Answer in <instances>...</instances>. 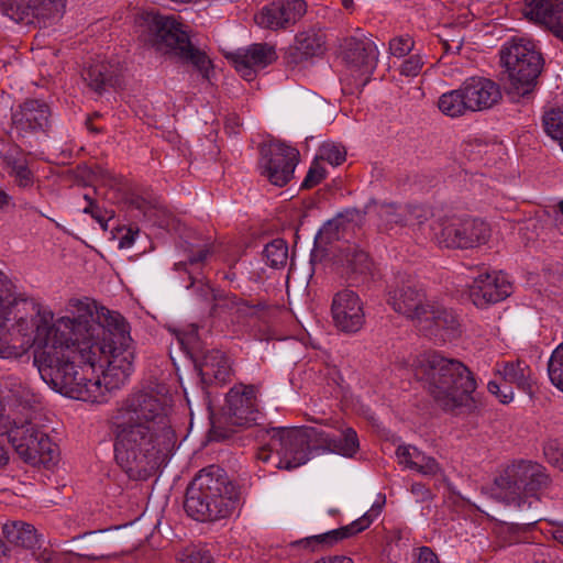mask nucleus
I'll use <instances>...</instances> for the list:
<instances>
[{
	"instance_id": "5701e85b",
	"label": "nucleus",
	"mask_w": 563,
	"mask_h": 563,
	"mask_svg": "<svg viewBox=\"0 0 563 563\" xmlns=\"http://www.w3.org/2000/svg\"><path fill=\"white\" fill-rule=\"evenodd\" d=\"M379 509H371L368 512L364 514L358 519L354 520L347 526L341 527L339 529L319 534L312 536L306 539V542L313 548L316 545H332L335 542L353 537L358 532L367 529L374 519L378 516Z\"/></svg>"
},
{
	"instance_id": "69168bd1",
	"label": "nucleus",
	"mask_w": 563,
	"mask_h": 563,
	"mask_svg": "<svg viewBox=\"0 0 563 563\" xmlns=\"http://www.w3.org/2000/svg\"><path fill=\"white\" fill-rule=\"evenodd\" d=\"M42 561H43L44 563H52V558H51V556H48V558H44Z\"/></svg>"
},
{
	"instance_id": "6ab92c4d",
	"label": "nucleus",
	"mask_w": 563,
	"mask_h": 563,
	"mask_svg": "<svg viewBox=\"0 0 563 563\" xmlns=\"http://www.w3.org/2000/svg\"><path fill=\"white\" fill-rule=\"evenodd\" d=\"M228 413L232 423L245 426L257 419V399L254 386L232 388L227 396Z\"/></svg>"
},
{
	"instance_id": "338daca9",
	"label": "nucleus",
	"mask_w": 563,
	"mask_h": 563,
	"mask_svg": "<svg viewBox=\"0 0 563 563\" xmlns=\"http://www.w3.org/2000/svg\"><path fill=\"white\" fill-rule=\"evenodd\" d=\"M559 144H560V146H561V148L563 151V140Z\"/></svg>"
},
{
	"instance_id": "603ef678",
	"label": "nucleus",
	"mask_w": 563,
	"mask_h": 563,
	"mask_svg": "<svg viewBox=\"0 0 563 563\" xmlns=\"http://www.w3.org/2000/svg\"><path fill=\"white\" fill-rule=\"evenodd\" d=\"M97 180L101 185L108 186L110 188H114L120 184V179L114 174L107 169H99L97 174Z\"/></svg>"
},
{
	"instance_id": "58836bf2",
	"label": "nucleus",
	"mask_w": 563,
	"mask_h": 563,
	"mask_svg": "<svg viewBox=\"0 0 563 563\" xmlns=\"http://www.w3.org/2000/svg\"><path fill=\"white\" fill-rule=\"evenodd\" d=\"M543 453L552 466L563 471V442L554 439L547 441Z\"/></svg>"
},
{
	"instance_id": "f3484780",
	"label": "nucleus",
	"mask_w": 563,
	"mask_h": 563,
	"mask_svg": "<svg viewBox=\"0 0 563 563\" xmlns=\"http://www.w3.org/2000/svg\"><path fill=\"white\" fill-rule=\"evenodd\" d=\"M522 12L563 41V0H526Z\"/></svg>"
},
{
	"instance_id": "a211bd4d",
	"label": "nucleus",
	"mask_w": 563,
	"mask_h": 563,
	"mask_svg": "<svg viewBox=\"0 0 563 563\" xmlns=\"http://www.w3.org/2000/svg\"><path fill=\"white\" fill-rule=\"evenodd\" d=\"M462 85L472 112L492 109L503 98L499 86L486 77L473 76L466 78Z\"/></svg>"
},
{
	"instance_id": "de8ad7c7",
	"label": "nucleus",
	"mask_w": 563,
	"mask_h": 563,
	"mask_svg": "<svg viewBox=\"0 0 563 563\" xmlns=\"http://www.w3.org/2000/svg\"><path fill=\"white\" fill-rule=\"evenodd\" d=\"M15 397L25 408H32L41 402V396L26 386H20Z\"/></svg>"
},
{
	"instance_id": "37998d69",
	"label": "nucleus",
	"mask_w": 563,
	"mask_h": 563,
	"mask_svg": "<svg viewBox=\"0 0 563 563\" xmlns=\"http://www.w3.org/2000/svg\"><path fill=\"white\" fill-rule=\"evenodd\" d=\"M211 252H214V245L208 241L191 243L188 260L191 264L203 262Z\"/></svg>"
},
{
	"instance_id": "c03bdc74",
	"label": "nucleus",
	"mask_w": 563,
	"mask_h": 563,
	"mask_svg": "<svg viewBox=\"0 0 563 563\" xmlns=\"http://www.w3.org/2000/svg\"><path fill=\"white\" fill-rule=\"evenodd\" d=\"M180 563H213L212 555L203 549H190L181 553Z\"/></svg>"
},
{
	"instance_id": "b1692460",
	"label": "nucleus",
	"mask_w": 563,
	"mask_h": 563,
	"mask_svg": "<svg viewBox=\"0 0 563 563\" xmlns=\"http://www.w3.org/2000/svg\"><path fill=\"white\" fill-rule=\"evenodd\" d=\"M495 372L506 383L515 385L518 389L531 394L536 382L534 375L530 366L520 360L497 363Z\"/></svg>"
},
{
	"instance_id": "412c9836",
	"label": "nucleus",
	"mask_w": 563,
	"mask_h": 563,
	"mask_svg": "<svg viewBox=\"0 0 563 563\" xmlns=\"http://www.w3.org/2000/svg\"><path fill=\"white\" fill-rule=\"evenodd\" d=\"M344 59L362 77V85L376 68L378 51L371 41L350 40L344 51Z\"/></svg>"
},
{
	"instance_id": "39448f33",
	"label": "nucleus",
	"mask_w": 563,
	"mask_h": 563,
	"mask_svg": "<svg viewBox=\"0 0 563 563\" xmlns=\"http://www.w3.org/2000/svg\"><path fill=\"white\" fill-rule=\"evenodd\" d=\"M393 309L412 320L426 335L446 341L455 336L459 320L452 310L428 299L423 289L411 279H401L388 292Z\"/></svg>"
},
{
	"instance_id": "4c0bfd02",
	"label": "nucleus",
	"mask_w": 563,
	"mask_h": 563,
	"mask_svg": "<svg viewBox=\"0 0 563 563\" xmlns=\"http://www.w3.org/2000/svg\"><path fill=\"white\" fill-rule=\"evenodd\" d=\"M84 199L87 205L82 211L90 214L103 229H107V222L113 218L114 212L101 209L88 194L84 195Z\"/></svg>"
},
{
	"instance_id": "cd10ccee",
	"label": "nucleus",
	"mask_w": 563,
	"mask_h": 563,
	"mask_svg": "<svg viewBox=\"0 0 563 563\" xmlns=\"http://www.w3.org/2000/svg\"><path fill=\"white\" fill-rule=\"evenodd\" d=\"M409 205L382 203L377 208L379 228L386 232L407 227Z\"/></svg>"
},
{
	"instance_id": "ddd939ff",
	"label": "nucleus",
	"mask_w": 563,
	"mask_h": 563,
	"mask_svg": "<svg viewBox=\"0 0 563 563\" xmlns=\"http://www.w3.org/2000/svg\"><path fill=\"white\" fill-rule=\"evenodd\" d=\"M334 325L342 332L355 333L365 322L363 303L353 290L344 289L334 295L331 306Z\"/></svg>"
},
{
	"instance_id": "0e129e2a",
	"label": "nucleus",
	"mask_w": 563,
	"mask_h": 563,
	"mask_svg": "<svg viewBox=\"0 0 563 563\" xmlns=\"http://www.w3.org/2000/svg\"><path fill=\"white\" fill-rule=\"evenodd\" d=\"M558 207H559L561 214L563 216V199L559 202Z\"/></svg>"
},
{
	"instance_id": "9b49d317",
	"label": "nucleus",
	"mask_w": 563,
	"mask_h": 563,
	"mask_svg": "<svg viewBox=\"0 0 563 563\" xmlns=\"http://www.w3.org/2000/svg\"><path fill=\"white\" fill-rule=\"evenodd\" d=\"M437 238L446 247L472 249L488 241L490 228L481 219H452L441 224Z\"/></svg>"
},
{
	"instance_id": "72a5a7b5",
	"label": "nucleus",
	"mask_w": 563,
	"mask_h": 563,
	"mask_svg": "<svg viewBox=\"0 0 563 563\" xmlns=\"http://www.w3.org/2000/svg\"><path fill=\"white\" fill-rule=\"evenodd\" d=\"M542 122L545 133L560 143L563 140V110L560 108L547 110Z\"/></svg>"
},
{
	"instance_id": "2eb2a0df",
	"label": "nucleus",
	"mask_w": 563,
	"mask_h": 563,
	"mask_svg": "<svg viewBox=\"0 0 563 563\" xmlns=\"http://www.w3.org/2000/svg\"><path fill=\"white\" fill-rule=\"evenodd\" d=\"M236 71L245 79L253 80L256 73L273 62L277 55L274 46L267 43H256L247 47L239 48L229 56Z\"/></svg>"
},
{
	"instance_id": "6e6d98bb",
	"label": "nucleus",
	"mask_w": 563,
	"mask_h": 563,
	"mask_svg": "<svg viewBox=\"0 0 563 563\" xmlns=\"http://www.w3.org/2000/svg\"><path fill=\"white\" fill-rule=\"evenodd\" d=\"M411 493L422 500L427 499L430 495L428 488L420 483H413L411 485Z\"/></svg>"
},
{
	"instance_id": "c85d7f7f",
	"label": "nucleus",
	"mask_w": 563,
	"mask_h": 563,
	"mask_svg": "<svg viewBox=\"0 0 563 563\" xmlns=\"http://www.w3.org/2000/svg\"><path fill=\"white\" fill-rule=\"evenodd\" d=\"M439 110L451 118H459L467 114L471 111L468 107L467 97L463 85L457 89H453L445 93H442L438 100Z\"/></svg>"
},
{
	"instance_id": "5fc2aeb1",
	"label": "nucleus",
	"mask_w": 563,
	"mask_h": 563,
	"mask_svg": "<svg viewBox=\"0 0 563 563\" xmlns=\"http://www.w3.org/2000/svg\"><path fill=\"white\" fill-rule=\"evenodd\" d=\"M137 234H139L137 229H133L131 227L125 229L124 234L119 240V247H121V249L131 247L134 244L135 238Z\"/></svg>"
},
{
	"instance_id": "473e14b6",
	"label": "nucleus",
	"mask_w": 563,
	"mask_h": 563,
	"mask_svg": "<svg viewBox=\"0 0 563 563\" xmlns=\"http://www.w3.org/2000/svg\"><path fill=\"white\" fill-rule=\"evenodd\" d=\"M84 79L88 86L96 92H101L103 88L111 82L112 73L110 65L107 63H98L91 65L85 73Z\"/></svg>"
},
{
	"instance_id": "052dcab7",
	"label": "nucleus",
	"mask_w": 563,
	"mask_h": 563,
	"mask_svg": "<svg viewBox=\"0 0 563 563\" xmlns=\"http://www.w3.org/2000/svg\"><path fill=\"white\" fill-rule=\"evenodd\" d=\"M9 461V456L4 448L0 444V468L3 467Z\"/></svg>"
},
{
	"instance_id": "a18cd8bd",
	"label": "nucleus",
	"mask_w": 563,
	"mask_h": 563,
	"mask_svg": "<svg viewBox=\"0 0 563 563\" xmlns=\"http://www.w3.org/2000/svg\"><path fill=\"white\" fill-rule=\"evenodd\" d=\"M423 66V62L418 54L411 55L400 65V74L407 77L417 76Z\"/></svg>"
},
{
	"instance_id": "4468645a",
	"label": "nucleus",
	"mask_w": 563,
	"mask_h": 563,
	"mask_svg": "<svg viewBox=\"0 0 563 563\" xmlns=\"http://www.w3.org/2000/svg\"><path fill=\"white\" fill-rule=\"evenodd\" d=\"M305 13L303 0H278L261 8L254 20L263 29L277 31L295 24Z\"/></svg>"
},
{
	"instance_id": "6e6552de",
	"label": "nucleus",
	"mask_w": 563,
	"mask_h": 563,
	"mask_svg": "<svg viewBox=\"0 0 563 563\" xmlns=\"http://www.w3.org/2000/svg\"><path fill=\"white\" fill-rule=\"evenodd\" d=\"M4 434L26 463L49 467L58 461V446L48 434L30 419L18 420L5 413L0 401V435Z\"/></svg>"
},
{
	"instance_id": "aec40b11",
	"label": "nucleus",
	"mask_w": 563,
	"mask_h": 563,
	"mask_svg": "<svg viewBox=\"0 0 563 563\" xmlns=\"http://www.w3.org/2000/svg\"><path fill=\"white\" fill-rule=\"evenodd\" d=\"M49 114V108L45 102L30 99L12 112L11 119L14 129L24 135L44 130L48 124Z\"/></svg>"
},
{
	"instance_id": "a19ab883",
	"label": "nucleus",
	"mask_w": 563,
	"mask_h": 563,
	"mask_svg": "<svg viewBox=\"0 0 563 563\" xmlns=\"http://www.w3.org/2000/svg\"><path fill=\"white\" fill-rule=\"evenodd\" d=\"M415 47V42L409 35L396 36L389 42V51L393 56L405 57Z\"/></svg>"
},
{
	"instance_id": "2f4dec72",
	"label": "nucleus",
	"mask_w": 563,
	"mask_h": 563,
	"mask_svg": "<svg viewBox=\"0 0 563 563\" xmlns=\"http://www.w3.org/2000/svg\"><path fill=\"white\" fill-rule=\"evenodd\" d=\"M306 445L308 449V456L312 452L330 453V448L333 445L332 435L322 429L316 427H301Z\"/></svg>"
},
{
	"instance_id": "13d9d810",
	"label": "nucleus",
	"mask_w": 563,
	"mask_h": 563,
	"mask_svg": "<svg viewBox=\"0 0 563 563\" xmlns=\"http://www.w3.org/2000/svg\"><path fill=\"white\" fill-rule=\"evenodd\" d=\"M313 563H353L352 559L343 555L322 558Z\"/></svg>"
},
{
	"instance_id": "680f3d73",
	"label": "nucleus",
	"mask_w": 563,
	"mask_h": 563,
	"mask_svg": "<svg viewBox=\"0 0 563 563\" xmlns=\"http://www.w3.org/2000/svg\"><path fill=\"white\" fill-rule=\"evenodd\" d=\"M87 128L89 129V131H91V132H93V133H98V132L100 131L99 129L95 128V126L91 124L90 120H88V121H87Z\"/></svg>"
},
{
	"instance_id": "e2e57ef3",
	"label": "nucleus",
	"mask_w": 563,
	"mask_h": 563,
	"mask_svg": "<svg viewBox=\"0 0 563 563\" xmlns=\"http://www.w3.org/2000/svg\"><path fill=\"white\" fill-rule=\"evenodd\" d=\"M343 5L346 9H350L353 5V0H344Z\"/></svg>"
},
{
	"instance_id": "f03ea898",
	"label": "nucleus",
	"mask_w": 563,
	"mask_h": 563,
	"mask_svg": "<svg viewBox=\"0 0 563 563\" xmlns=\"http://www.w3.org/2000/svg\"><path fill=\"white\" fill-rule=\"evenodd\" d=\"M172 396L151 383L129 394L112 417L114 459L133 479H144L174 446Z\"/></svg>"
},
{
	"instance_id": "9d476101",
	"label": "nucleus",
	"mask_w": 563,
	"mask_h": 563,
	"mask_svg": "<svg viewBox=\"0 0 563 563\" xmlns=\"http://www.w3.org/2000/svg\"><path fill=\"white\" fill-rule=\"evenodd\" d=\"M268 442L260 448L256 457L267 463L276 454L275 467L294 470L309 461L301 428H274L267 431Z\"/></svg>"
},
{
	"instance_id": "bb28decb",
	"label": "nucleus",
	"mask_w": 563,
	"mask_h": 563,
	"mask_svg": "<svg viewBox=\"0 0 563 563\" xmlns=\"http://www.w3.org/2000/svg\"><path fill=\"white\" fill-rule=\"evenodd\" d=\"M2 532L8 542L24 549H33L38 542L34 527L23 521L4 523Z\"/></svg>"
},
{
	"instance_id": "0eeeda50",
	"label": "nucleus",
	"mask_w": 563,
	"mask_h": 563,
	"mask_svg": "<svg viewBox=\"0 0 563 563\" xmlns=\"http://www.w3.org/2000/svg\"><path fill=\"white\" fill-rule=\"evenodd\" d=\"M550 484L543 465L527 460L514 461L495 478L494 498L518 510L530 509Z\"/></svg>"
},
{
	"instance_id": "f8f14e48",
	"label": "nucleus",
	"mask_w": 563,
	"mask_h": 563,
	"mask_svg": "<svg viewBox=\"0 0 563 563\" xmlns=\"http://www.w3.org/2000/svg\"><path fill=\"white\" fill-rule=\"evenodd\" d=\"M299 152L280 142H273L262 151L260 168L271 184L283 187L294 176Z\"/></svg>"
},
{
	"instance_id": "dca6fc26",
	"label": "nucleus",
	"mask_w": 563,
	"mask_h": 563,
	"mask_svg": "<svg viewBox=\"0 0 563 563\" xmlns=\"http://www.w3.org/2000/svg\"><path fill=\"white\" fill-rule=\"evenodd\" d=\"M512 286L503 272L479 274L470 287V297L477 307H485L507 298Z\"/></svg>"
},
{
	"instance_id": "864d4df0",
	"label": "nucleus",
	"mask_w": 563,
	"mask_h": 563,
	"mask_svg": "<svg viewBox=\"0 0 563 563\" xmlns=\"http://www.w3.org/2000/svg\"><path fill=\"white\" fill-rule=\"evenodd\" d=\"M412 563H439L437 554L427 547L420 548Z\"/></svg>"
},
{
	"instance_id": "ea45409f",
	"label": "nucleus",
	"mask_w": 563,
	"mask_h": 563,
	"mask_svg": "<svg viewBox=\"0 0 563 563\" xmlns=\"http://www.w3.org/2000/svg\"><path fill=\"white\" fill-rule=\"evenodd\" d=\"M416 461L413 462L412 470H416L422 475H435L440 471V466L438 462L431 457L423 454L421 451L413 456Z\"/></svg>"
},
{
	"instance_id": "8fccbe9b",
	"label": "nucleus",
	"mask_w": 563,
	"mask_h": 563,
	"mask_svg": "<svg viewBox=\"0 0 563 563\" xmlns=\"http://www.w3.org/2000/svg\"><path fill=\"white\" fill-rule=\"evenodd\" d=\"M419 450L411 445H399L396 450V455L399 464L411 468L416 459L415 454H418Z\"/></svg>"
},
{
	"instance_id": "4be33fe9",
	"label": "nucleus",
	"mask_w": 563,
	"mask_h": 563,
	"mask_svg": "<svg viewBox=\"0 0 563 563\" xmlns=\"http://www.w3.org/2000/svg\"><path fill=\"white\" fill-rule=\"evenodd\" d=\"M325 51V36L322 32L308 30L296 35L295 44L289 48L290 63L299 64L312 57L321 56Z\"/></svg>"
},
{
	"instance_id": "7c9ffc66",
	"label": "nucleus",
	"mask_w": 563,
	"mask_h": 563,
	"mask_svg": "<svg viewBox=\"0 0 563 563\" xmlns=\"http://www.w3.org/2000/svg\"><path fill=\"white\" fill-rule=\"evenodd\" d=\"M336 263L345 266L353 273H365L369 269V261L367 254L355 245H349L340 251L336 256Z\"/></svg>"
},
{
	"instance_id": "09e8293b",
	"label": "nucleus",
	"mask_w": 563,
	"mask_h": 563,
	"mask_svg": "<svg viewBox=\"0 0 563 563\" xmlns=\"http://www.w3.org/2000/svg\"><path fill=\"white\" fill-rule=\"evenodd\" d=\"M430 216V210L423 206H411L409 205V220L407 221V227L420 225L426 220H428Z\"/></svg>"
},
{
	"instance_id": "7ed1b4c3",
	"label": "nucleus",
	"mask_w": 563,
	"mask_h": 563,
	"mask_svg": "<svg viewBox=\"0 0 563 563\" xmlns=\"http://www.w3.org/2000/svg\"><path fill=\"white\" fill-rule=\"evenodd\" d=\"M407 365L443 410L463 412L474 408L476 380L462 362L429 351L416 355Z\"/></svg>"
},
{
	"instance_id": "f704fd0d",
	"label": "nucleus",
	"mask_w": 563,
	"mask_h": 563,
	"mask_svg": "<svg viewBox=\"0 0 563 563\" xmlns=\"http://www.w3.org/2000/svg\"><path fill=\"white\" fill-rule=\"evenodd\" d=\"M264 256L269 266L274 268L283 267L288 258V246L282 239H275L264 249Z\"/></svg>"
},
{
	"instance_id": "e433bc0d",
	"label": "nucleus",
	"mask_w": 563,
	"mask_h": 563,
	"mask_svg": "<svg viewBox=\"0 0 563 563\" xmlns=\"http://www.w3.org/2000/svg\"><path fill=\"white\" fill-rule=\"evenodd\" d=\"M548 372L552 384L563 391V342L553 351Z\"/></svg>"
},
{
	"instance_id": "4d7b16f0",
	"label": "nucleus",
	"mask_w": 563,
	"mask_h": 563,
	"mask_svg": "<svg viewBox=\"0 0 563 563\" xmlns=\"http://www.w3.org/2000/svg\"><path fill=\"white\" fill-rule=\"evenodd\" d=\"M198 328L195 324L189 327L188 332L185 333L184 338H180L179 341L181 344H192L197 340Z\"/></svg>"
},
{
	"instance_id": "49530a36",
	"label": "nucleus",
	"mask_w": 563,
	"mask_h": 563,
	"mask_svg": "<svg viewBox=\"0 0 563 563\" xmlns=\"http://www.w3.org/2000/svg\"><path fill=\"white\" fill-rule=\"evenodd\" d=\"M11 174L20 187L27 188L33 185V174L25 165H14Z\"/></svg>"
},
{
	"instance_id": "20e7f679",
	"label": "nucleus",
	"mask_w": 563,
	"mask_h": 563,
	"mask_svg": "<svg viewBox=\"0 0 563 563\" xmlns=\"http://www.w3.org/2000/svg\"><path fill=\"white\" fill-rule=\"evenodd\" d=\"M134 33L144 45L162 55L174 56L208 77L210 58L191 43L188 26L175 15H162L155 11L139 12L134 16Z\"/></svg>"
},
{
	"instance_id": "79ce46f5",
	"label": "nucleus",
	"mask_w": 563,
	"mask_h": 563,
	"mask_svg": "<svg viewBox=\"0 0 563 563\" xmlns=\"http://www.w3.org/2000/svg\"><path fill=\"white\" fill-rule=\"evenodd\" d=\"M325 168L321 165L317 158L311 164L302 184V188H312L320 184L325 177Z\"/></svg>"
},
{
	"instance_id": "423d86ee",
	"label": "nucleus",
	"mask_w": 563,
	"mask_h": 563,
	"mask_svg": "<svg viewBox=\"0 0 563 563\" xmlns=\"http://www.w3.org/2000/svg\"><path fill=\"white\" fill-rule=\"evenodd\" d=\"M240 504V490L218 465L201 470L187 488L185 510L198 521L229 517Z\"/></svg>"
},
{
	"instance_id": "a878e982",
	"label": "nucleus",
	"mask_w": 563,
	"mask_h": 563,
	"mask_svg": "<svg viewBox=\"0 0 563 563\" xmlns=\"http://www.w3.org/2000/svg\"><path fill=\"white\" fill-rule=\"evenodd\" d=\"M20 19L23 16H45L64 8L65 0H5Z\"/></svg>"
},
{
	"instance_id": "f257e3e1",
	"label": "nucleus",
	"mask_w": 563,
	"mask_h": 563,
	"mask_svg": "<svg viewBox=\"0 0 563 563\" xmlns=\"http://www.w3.org/2000/svg\"><path fill=\"white\" fill-rule=\"evenodd\" d=\"M74 317L54 312L14 290L0 271V328L13 320L12 343L0 345L3 358L35 349L34 364L56 391L82 401L104 402L133 372L134 349L124 318L95 301H69Z\"/></svg>"
},
{
	"instance_id": "3c124183",
	"label": "nucleus",
	"mask_w": 563,
	"mask_h": 563,
	"mask_svg": "<svg viewBox=\"0 0 563 563\" xmlns=\"http://www.w3.org/2000/svg\"><path fill=\"white\" fill-rule=\"evenodd\" d=\"M487 388L501 404H509L514 399V391L510 387L501 388L496 382H489Z\"/></svg>"
},
{
	"instance_id": "c756f323",
	"label": "nucleus",
	"mask_w": 563,
	"mask_h": 563,
	"mask_svg": "<svg viewBox=\"0 0 563 563\" xmlns=\"http://www.w3.org/2000/svg\"><path fill=\"white\" fill-rule=\"evenodd\" d=\"M340 435H332L330 453L352 457L360 449L356 431L351 427H341Z\"/></svg>"
},
{
	"instance_id": "1a4fd4ad",
	"label": "nucleus",
	"mask_w": 563,
	"mask_h": 563,
	"mask_svg": "<svg viewBox=\"0 0 563 563\" xmlns=\"http://www.w3.org/2000/svg\"><path fill=\"white\" fill-rule=\"evenodd\" d=\"M500 60L509 77L510 89L518 96L532 91L543 66L541 53L527 38H511L500 49Z\"/></svg>"
},
{
	"instance_id": "c9c22d12",
	"label": "nucleus",
	"mask_w": 563,
	"mask_h": 563,
	"mask_svg": "<svg viewBox=\"0 0 563 563\" xmlns=\"http://www.w3.org/2000/svg\"><path fill=\"white\" fill-rule=\"evenodd\" d=\"M316 158L320 162H328L332 166H338L345 161L346 151L340 144L327 142L320 146Z\"/></svg>"
},
{
	"instance_id": "393cba45",
	"label": "nucleus",
	"mask_w": 563,
	"mask_h": 563,
	"mask_svg": "<svg viewBox=\"0 0 563 563\" xmlns=\"http://www.w3.org/2000/svg\"><path fill=\"white\" fill-rule=\"evenodd\" d=\"M202 379L225 382L230 375V363L224 353L218 350L209 351L199 364Z\"/></svg>"
},
{
	"instance_id": "bf43d9fd",
	"label": "nucleus",
	"mask_w": 563,
	"mask_h": 563,
	"mask_svg": "<svg viewBox=\"0 0 563 563\" xmlns=\"http://www.w3.org/2000/svg\"><path fill=\"white\" fill-rule=\"evenodd\" d=\"M10 197L7 192L3 190H0V210H2L4 207L9 205Z\"/></svg>"
}]
</instances>
